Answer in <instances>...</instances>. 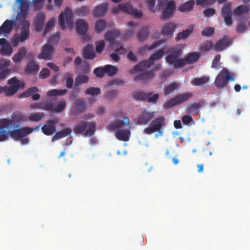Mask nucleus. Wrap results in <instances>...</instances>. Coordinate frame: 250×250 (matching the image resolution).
Returning <instances> with one entry per match:
<instances>
[{
	"mask_svg": "<svg viewBox=\"0 0 250 250\" xmlns=\"http://www.w3.org/2000/svg\"><path fill=\"white\" fill-rule=\"evenodd\" d=\"M194 26L190 25L189 27L182 32H179L176 37V40H185L187 39L191 33H193Z\"/></svg>",
	"mask_w": 250,
	"mask_h": 250,
	"instance_id": "nucleus-28",
	"label": "nucleus"
},
{
	"mask_svg": "<svg viewBox=\"0 0 250 250\" xmlns=\"http://www.w3.org/2000/svg\"><path fill=\"white\" fill-rule=\"evenodd\" d=\"M86 109V106L84 100L82 99H78L74 102L71 108V112L74 114H77L83 112Z\"/></svg>",
	"mask_w": 250,
	"mask_h": 250,
	"instance_id": "nucleus-16",
	"label": "nucleus"
},
{
	"mask_svg": "<svg viewBox=\"0 0 250 250\" xmlns=\"http://www.w3.org/2000/svg\"><path fill=\"white\" fill-rule=\"evenodd\" d=\"M55 24V21L54 19L50 20L46 24L45 29L44 31V35H46L53 27Z\"/></svg>",
	"mask_w": 250,
	"mask_h": 250,
	"instance_id": "nucleus-57",
	"label": "nucleus"
},
{
	"mask_svg": "<svg viewBox=\"0 0 250 250\" xmlns=\"http://www.w3.org/2000/svg\"><path fill=\"white\" fill-rule=\"evenodd\" d=\"M42 109L54 112V107H53L52 102L51 101H49L47 103L43 102Z\"/></svg>",
	"mask_w": 250,
	"mask_h": 250,
	"instance_id": "nucleus-55",
	"label": "nucleus"
},
{
	"mask_svg": "<svg viewBox=\"0 0 250 250\" xmlns=\"http://www.w3.org/2000/svg\"><path fill=\"white\" fill-rule=\"evenodd\" d=\"M107 4L104 3L96 7L93 11L94 17L99 18L104 16L107 11Z\"/></svg>",
	"mask_w": 250,
	"mask_h": 250,
	"instance_id": "nucleus-25",
	"label": "nucleus"
},
{
	"mask_svg": "<svg viewBox=\"0 0 250 250\" xmlns=\"http://www.w3.org/2000/svg\"><path fill=\"white\" fill-rule=\"evenodd\" d=\"M204 104V102H193L189 104L187 108V111L188 114L191 115L197 116L199 112L200 108Z\"/></svg>",
	"mask_w": 250,
	"mask_h": 250,
	"instance_id": "nucleus-19",
	"label": "nucleus"
},
{
	"mask_svg": "<svg viewBox=\"0 0 250 250\" xmlns=\"http://www.w3.org/2000/svg\"><path fill=\"white\" fill-rule=\"evenodd\" d=\"M220 59L221 55L220 54L216 55L212 60L211 68H215L216 69H220L221 67V63L220 62Z\"/></svg>",
	"mask_w": 250,
	"mask_h": 250,
	"instance_id": "nucleus-46",
	"label": "nucleus"
},
{
	"mask_svg": "<svg viewBox=\"0 0 250 250\" xmlns=\"http://www.w3.org/2000/svg\"><path fill=\"white\" fill-rule=\"evenodd\" d=\"M39 66L35 62L34 60H31L28 62L26 66V72L29 73L32 72H37L39 70Z\"/></svg>",
	"mask_w": 250,
	"mask_h": 250,
	"instance_id": "nucleus-32",
	"label": "nucleus"
},
{
	"mask_svg": "<svg viewBox=\"0 0 250 250\" xmlns=\"http://www.w3.org/2000/svg\"><path fill=\"white\" fill-rule=\"evenodd\" d=\"M88 129L85 131L84 135L89 136H92L95 131V123L94 122L88 123Z\"/></svg>",
	"mask_w": 250,
	"mask_h": 250,
	"instance_id": "nucleus-45",
	"label": "nucleus"
},
{
	"mask_svg": "<svg viewBox=\"0 0 250 250\" xmlns=\"http://www.w3.org/2000/svg\"><path fill=\"white\" fill-rule=\"evenodd\" d=\"M72 129L69 127L62 129L60 131L57 132L55 135L52 137V141L53 142L56 140L66 137L68 135H70ZM70 137L71 138V136H70Z\"/></svg>",
	"mask_w": 250,
	"mask_h": 250,
	"instance_id": "nucleus-26",
	"label": "nucleus"
},
{
	"mask_svg": "<svg viewBox=\"0 0 250 250\" xmlns=\"http://www.w3.org/2000/svg\"><path fill=\"white\" fill-rule=\"evenodd\" d=\"M209 78L206 76L194 79L191 83L195 86L203 85L208 82Z\"/></svg>",
	"mask_w": 250,
	"mask_h": 250,
	"instance_id": "nucleus-34",
	"label": "nucleus"
},
{
	"mask_svg": "<svg viewBox=\"0 0 250 250\" xmlns=\"http://www.w3.org/2000/svg\"><path fill=\"white\" fill-rule=\"evenodd\" d=\"M151 93H146L142 91L135 92L133 95V97L134 99L144 101L146 100L149 96H150Z\"/></svg>",
	"mask_w": 250,
	"mask_h": 250,
	"instance_id": "nucleus-36",
	"label": "nucleus"
},
{
	"mask_svg": "<svg viewBox=\"0 0 250 250\" xmlns=\"http://www.w3.org/2000/svg\"><path fill=\"white\" fill-rule=\"evenodd\" d=\"M94 73L97 77L102 78L105 74V69L104 67H97L94 70Z\"/></svg>",
	"mask_w": 250,
	"mask_h": 250,
	"instance_id": "nucleus-53",
	"label": "nucleus"
},
{
	"mask_svg": "<svg viewBox=\"0 0 250 250\" xmlns=\"http://www.w3.org/2000/svg\"><path fill=\"white\" fill-rule=\"evenodd\" d=\"M149 34L148 27L146 26L143 27L138 33L137 38L140 41L145 40Z\"/></svg>",
	"mask_w": 250,
	"mask_h": 250,
	"instance_id": "nucleus-35",
	"label": "nucleus"
},
{
	"mask_svg": "<svg viewBox=\"0 0 250 250\" xmlns=\"http://www.w3.org/2000/svg\"><path fill=\"white\" fill-rule=\"evenodd\" d=\"M181 120H182L183 123L185 125H187L189 123L193 122V120L191 115H184L182 117Z\"/></svg>",
	"mask_w": 250,
	"mask_h": 250,
	"instance_id": "nucleus-62",
	"label": "nucleus"
},
{
	"mask_svg": "<svg viewBox=\"0 0 250 250\" xmlns=\"http://www.w3.org/2000/svg\"><path fill=\"white\" fill-rule=\"evenodd\" d=\"M73 15L71 10L68 7L64 10V14L62 12L59 17V22L61 28L65 29V24L69 27H72Z\"/></svg>",
	"mask_w": 250,
	"mask_h": 250,
	"instance_id": "nucleus-8",
	"label": "nucleus"
},
{
	"mask_svg": "<svg viewBox=\"0 0 250 250\" xmlns=\"http://www.w3.org/2000/svg\"><path fill=\"white\" fill-rule=\"evenodd\" d=\"M125 126H127V128L120 130L116 131L115 133V136L119 140L124 142L129 140L130 134L129 118L127 117H125L123 120L115 121L108 125V129L111 131Z\"/></svg>",
	"mask_w": 250,
	"mask_h": 250,
	"instance_id": "nucleus-4",
	"label": "nucleus"
},
{
	"mask_svg": "<svg viewBox=\"0 0 250 250\" xmlns=\"http://www.w3.org/2000/svg\"><path fill=\"white\" fill-rule=\"evenodd\" d=\"M247 29L246 25L243 22H241L236 27V31L238 34L244 33L247 30Z\"/></svg>",
	"mask_w": 250,
	"mask_h": 250,
	"instance_id": "nucleus-56",
	"label": "nucleus"
},
{
	"mask_svg": "<svg viewBox=\"0 0 250 250\" xmlns=\"http://www.w3.org/2000/svg\"><path fill=\"white\" fill-rule=\"evenodd\" d=\"M66 104L65 101H60L57 105L54 107V112H61L65 108Z\"/></svg>",
	"mask_w": 250,
	"mask_h": 250,
	"instance_id": "nucleus-51",
	"label": "nucleus"
},
{
	"mask_svg": "<svg viewBox=\"0 0 250 250\" xmlns=\"http://www.w3.org/2000/svg\"><path fill=\"white\" fill-rule=\"evenodd\" d=\"M231 9V3L227 2L224 3L221 10L222 16L224 19L225 24L228 26H230L232 23Z\"/></svg>",
	"mask_w": 250,
	"mask_h": 250,
	"instance_id": "nucleus-11",
	"label": "nucleus"
},
{
	"mask_svg": "<svg viewBox=\"0 0 250 250\" xmlns=\"http://www.w3.org/2000/svg\"><path fill=\"white\" fill-rule=\"evenodd\" d=\"M93 46L92 45L88 44L86 45L83 49V56L85 59H93L95 57V54L93 51Z\"/></svg>",
	"mask_w": 250,
	"mask_h": 250,
	"instance_id": "nucleus-29",
	"label": "nucleus"
},
{
	"mask_svg": "<svg viewBox=\"0 0 250 250\" xmlns=\"http://www.w3.org/2000/svg\"><path fill=\"white\" fill-rule=\"evenodd\" d=\"M58 123L57 119H52L46 122L45 125L41 128L42 132L46 135H52L56 132V125Z\"/></svg>",
	"mask_w": 250,
	"mask_h": 250,
	"instance_id": "nucleus-14",
	"label": "nucleus"
},
{
	"mask_svg": "<svg viewBox=\"0 0 250 250\" xmlns=\"http://www.w3.org/2000/svg\"><path fill=\"white\" fill-rule=\"evenodd\" d=\"M10 61L6 59H0V71L7 69V67L9 66Z\"/></svg>",
	"mask_w": 250,
	"mask_h": 250,
	"instance_id": "nucleus-58",
	"label": "nucleus"
},
{
	"mask_svg": "<svg viewBox=\"0 0 250 250\" xmlns=\"http://www.w3.org/2000/svg\"><path fill=\"white\" fill-rule=\"evenodd\" d=\"M118 7L120 10L129 15H133L138 19L142 17V12L136 8H133L130 2L120 4L118 5Z\"/></svg>",
	"mask_w": 250,
	"mask_h": 250,
	"instance_id": "nucleus-12",
	"label": "nucleus"
},
{
	"mask_svg": "<svg viewBox=\"0 0 250 250\" xmlns=\"http://www.w3.org/2000/svg\"><path fill=\"white\" fill-rule=\"evenodd\" d=\"M100 92L101 90L99 88L94 87H89L85 91V94L92 96L93 97H96Z\"/></svg>",
	"mask_w": 250,
	"mask_h": 250,
	"instance_id": "nucleus-39",
	"label": "nucleus"
},
{
	"mask_svg": "<svg viewBox=\"0 0 250 250\" xmlns=\"http://www.w3.org/2000/svg\"><path fill=\"white\" fill-rule=\"evenodd\" d=\"M176 28V25L172 22L165 23L161 30L162 34L167 37H171Z\"/></svg>",
	"mask_w": 250,
	"mask_h": 250,
	"instance_id": "nucleus-22",
	"label": "nucleus"
},
{
	"mask_svg": "<svg viewBox=\"0 0 250 250\" xmlns=\"http://www.w3.org/2000/svg\"><path fill=\"white\" fill-rule=\"evenodd\" d=\"M193 96V94L191 92L178 94L176 96L165 103L164 104V107L166 109L173 107L176 105L182 104L188 101Z\"/></svg>",
	"mask_w": 250,
	"mask_h": 250,
	"instance_id": "nucleus-7",
	"label": "nucleus"
},
{
	"mask_svg": "<svg viewBox=\"0 0 250 250\" xmlns=\"http://www.w3.org/2000/svg\"><path fill=\"white\" fill-rule=\"evenodd\" d=\"M125 48L123 46H120L115 49V53L110 54V58L114 62H118L120 59L119 55L123 54L125 53Z\"/></svg>",
	"mask_w": 250,
	"mask_h": 250,
	"instance_id": "nucleus-30",
	"label": "nucleus"
},
{
	"mask_svg": "<svg viewBox=\"0 0 250 250\" xmlns=\"http://www.w3.org/2000/svg\"><path fill=\"white\" fill-rule=\"evenodd\" d=\"M89 80V78L86 75H79L75 79V85L78 86L80 85L86 83Z\"/></svg>",
	"mask_w": 250,
	"mask_h": 250,
	"instance_id": "nucleus-40",
	"label": "nucleus"
},
{
	"mask_svg": "<svg viewBox=\"0 0 250 250\" xmlns=\"http://www.w3.org/2000/svg\"><path fill=\"white\" fill-rule=\"evenodd\" d=\"M29 26L30 22L28 21H25L21 25V31L20 34H19V37L21 39V42L25 41L29 38Z\"/></svg>",
	"mask_w": 250,
	"mask_h": 250,
	"instance_id": "nucleus-20",
	"label": "nucleus"
},
{
	"mask_svg": "<svg viewBox=\"0 0 250 250\" xmlns=\"http://www.w3.org/2000/svg\"><path fill=\"white\" fill-rule=\"evenodd\" d=\"M175 8V3L174 1L171 0L167 2L166 7L162 12L163 19H167L171 17Z\"/></svg>",
	"mask_w": 250,
	"mask_h": 250,
	"instance_id": "nucleus-17",
	"label": "nucleus"
},
{
	"mask_svg": "<svg viewBox=\"0 0 250 250\" xmlns=\"http://www.w3.org/2000/svg\"><path fill=\"white\" fill-rule=\"evenodd\" d=\"M39 89L37 87H32L26 90L22 95L25 97H29L33 95L35 93L38 92Z\"/></svg>",
	"mask_w": 250,
	"mask_h": 250,
	"instance_id": "nucleus-49",
	"label": "nucleus"
},
{
	"mask_svg": "<svg viewBox=\"0 0 250 250\" xmlns=\"http://www.w3.org/2000/svg\"><path fill=\"white\" fill-rule=\"evenodd\" d=\"M106 22L102 20L98 21L95 24V30L97 32H103L105 30Z\"/></svg>",
	"mask_w": 250,
	"mask_h": 250,
	"instance_id": "nucleus-43",
	"label": "nucleus"
},
{
	"mask_svg": "<svg viewBox=\"0 0 250 250\" xmlns=\"http://www.w3.org/2000/svg\"><path fill=\"white\" fill-rule=\"evenodd\" d=\"M182 54V50L180 48H174L171 50L170 53L166 57V62L172 65L174 69L183 67L187 64H191L197 62L200 56L197 52L188 53L186 57L180 58Z\"/></svg>",
	"mask_w": 250,
	"mask_h": 250,
	"instance_id": "nucleus-3",
	"label": "nucleus"
},
{
	"mask_svg": "<svg viewBox=\"0 0 250 250\" xmlns=\"http://www.w3.org/2000/svg\"><path fill=\"white\" fill-rule=\"evenodd\" d=\"M88 126V122H81L78 124L74 128V131L76 134H80L83 132Z\"/></svg>",
	"mask_w": 250,
	"mask_h": 250,
	"instance_id": "nucleus-37",
	"label": "nucleus"
},
{
	"mask_svg": "<svg viewBox=\"0 0 250 250\" xmlns=\"http://www.w3.org/2000/svg\"><path fill=\"white\" fill-rule=\"evenodd\" d=\"M214 32V29L211 27H206L201 32L203 36H211Z\"/></svg>",
	"mask_w": 250,
	"mask_h": 250,
	"instance_id": "nucleus-60",
	"label": "nucleus"
},
{
	"mask_svg": "<svg viewBox=\"0 0 250 250\" xmlns=\"http://www.w3.org/2000/svg\"><path fill=\"white\" fill-rule=\"evenodd\" d=\"M88 24L83 19L76 21V29L77 32L80 35H84L87 31Z\"/></svg>",
	"mask_w": 250,
	"mask_h": 250,
	"instance_id": "nucleus-21",
	"label": "nucleus"
},
{
	"mask_svg": "<svg viewBox=\"0 0 250 250\" xmlns=\"http://www.w3.org/2000/svg\"><path fill=\"white\" fill-rule=\"evenodd\" d=\"M27 53V50L25 47H21L18 52L13 57V60L16 63L21 62L24 58Z\"/></svg>",
	"mask_w": 250,
	"mask_h": 250,
	"instance_id": "nucleus-27",
	"label": "nucleus"
},
{
	"mask_svg": "<svg viewBox=\"0 0 250 250\" xmlns=\"http://www.w3.org/2000/svg\"><path fill=\"white\" fill-rule=\"evenodd\" d=\"M13 51V49L10 44L1 46L0 53L3 55H10Z\"/></svg>",
	"mask_w": 250,
	"mask_h": 250,
	"instance_id": "nucleus-44",
	"label": "nucleus"
},
{
	"mask_svg": "<svg viewBox=\"0 0 250 250\" xmlns=\"http://www.w3.org/2000/svg\"><path fill=\"white\" fill-rule=\"evenodd\" d=\"M166 126L165 119L164 117L160 116L156 118L151 122L150 125L143 130V133L150 135L154 132H158L162 135L164 128Z\"/></svg>",
	"mask_w": 250,
	"mask_h": 250,
	"instance_id": "nucleus-6",
	"label": "nucleus"
},
{
	"mask_svg": "<svg viewBox=\"0 0 250 250\" xmlns=\"http://www.w3.org/2000/svg\"><path fill=\"white\" fill-rule=\"evenodd\" d=\"M194 5L193 0H188L180 5L178 7V10L182 12H189L193 9Z\"/></svg>",
	"mask_w": 250,
	"mask_h": 250,
	"instance_id": "nucleus-31",
	"label": "nucleus"
},
{
	"mask_svg": "<svg viewBox=\"0 0 250 250\" xmlns=\"http://www.w3.org/2000/svg\"><path fill=\"white\" fill-rule=\"evenodd\" d=\"M67 93V89H53L48 91L46 95L48 97H53L57 96H62L66 94Z\"/></svg>",
	"mask_w": 250,
	"mask_h": 250,
	"instance_id": "nucleus-33",
	"label": "nucleus"
},
{
	"mask_svg": "<svg viewBox=\"0 0 250 250\" xmlns=\"http://www.w3.org/2000/svg\"><path fill=\"white\" fill-rule=\"evenodd\" d=\"M156 0H146V3L149 9L154 12L156 11V8H155V4Z\"/></svg>",
	"mask_w": 250,
	"mask_h": 250,
	"instance_id": "nucleus-63",
	"label": "nucleus"
},
{
	"mask_svg": "<svg viewBox=\"0 0 250 250\" xmlns=\"http://www.w3.org/2000/svg\"><path fill=\"white\" fill-rule=\"evenodd\" d=\"M104 68L105 69V74L109 76H113L117 73V68L113 65H106L104 66Z\"/></svg>",
	"mask_w": 250,
	"mask_h": 250,
	"instance_id": "nucleus-42",
	"label": "nucleus"
},
{
	"mask_svg": "<svg viewBox=\"0 0 250 250\" xmlns=\"http://www.w3.org/2000/svg\"><path fill=\"white\" fill-rule=\"evenodd\" d=\"M45 19V16L43 13H39L37 15L34 21V27L37 31L42 30L44 24Z\"/></svg>",
	"mask_w": 250,
	"mask_h": 250,
	"instance_id": "nucleus-23",
	"label": "nucleus"
},
{
	"mask_svg": "<svg viewBox=\"0 0 250 250\" xmlns=\"http://www.w3.org/2000/svg\"><path fill=\"white\" fill-rule=\"evenodd\" d=\"M90 10L86 6H83L77 10V13L79 16L84 17L89 14Z\"/></svg>",
	"mask_w": 250,
	"mask_h": 250,
	"instance_id": "nucleus-50",
	"label": "nucleus"
},
{
	"mask_svg": "<svg viewBox=\"0 0 250 250\" xmlns=\"http://www.w3.org/2000/svg\"><path fill=\"white\" fill-rule=\"evenodd\" d=\"M64 79L66 80V86L68 88H71L74 83L73 79L70 73H67L64 76Z\"/></svg>",
	"mask_w": 250,
	"mask_h": 250,
	"instance_id": "nucleus-52",
	"label": "nucleus"
},
{
	"mask_svg": "<svg viewBox=\"0 0 250 250\" xmlns=\"http://www.w3.org/2000/svg\"><path fill=\"white\" fill-rule=\"evenodd\" d=\"M215 14V10L213 8H207L204 11V15L205 17H210Z\"/></svg>",
	"mask_w": 250,
	"mask_h": 250,
	"instance_id": "nucleus-64",
	"label": "nucleus"
},
{
	"mask_svg": "<svg viewBox=\"0 0 250 250\" xmlns=\"http://www.w3.org/2000/svg\"><path fill=\"white\" fill-rule=\"evenodd\" d=\"M21 42V39L19 37V34L15 33L13 38L11 39V45L13 47H16L18 45L19 42Z\"/></svg>",
	"mask_w": 250,
	"mask_h": 250,
	"instance_id": "nucleus-59",
	"label": "nucleus"
},
{
	"mask_svg": "<svg viewBox=\"0 0 250 250\" xmlns=\"http://www.w3.org/2000/svg\"><path fill=\"white\" fill-rule=\"evenodd\" d=\"M164 49H160L152 54L148 60L142 61L134 66L130 71L131 74L138 72V75L134 78L135 81H146L151 79L154 76V74L151 71H148L154 64V62L160 59L164 54Z\"/></svg>",
	"mask_w": 250,
	"mask_h": 250,
	"instance_id": "nucleus-2",
	"label": "nucleus"
},
{
	"mask_svg": "<svg viewBox=\"0 0 250 250\" xmlns=\"http://www.w3.org/2000/svg\"><path fill=\"white\" fill-rule=\"evenodd\" d=\"M235 74L230 72L229 69L224 67L215 78L214 84L219 89L225 88L228 81H234Z\"/></svg>",
	"mask_w": 250,
	"mask_h": 250,
	"instance_id": "nucleus-5",
	"label": "nucleus"
},
{
	"mask_svg": "<svg viewBox=\"0 0 250 250\" xmlns=\"http://www.w3.org/2000/svg\"><path fill=\"white\" fill-rule=\"evenodd\" d=\"M44 115L43 112L34 113L29 116V120L31 121L39 122L44 117Z\"/></svg>",
	"mask_w": 250,
	"mask_h": 250,
	"instance_id": "nucleus-41",
	"label": "nucleus"
},
{
	"mask_svg": "<svg viewBox=\"0 0 250 250\" xmlns=\"http://www.w3.org/2000/svg\"><path fill=\"white\" fill-rule=\"evenodd\" d=\"M22 121L23 116L15 113L10 118L0 119V142L6 140L9 135L14 140H19L22 144H27L29 139L25 137L31 133L34 129L29 127L18 128Z\"/></svg>",
	"mask_w": 250,
	"mask_h": 250,
	"instance_id": "nucleus-1",
	"label": "nucleus"
},
{
	"mask_svg": "<svg viewBox=\"0 0 250 250\" xmlns=\"http://www.w3.org/2000/svg\"><path fill=\"white\" fill-rule=\"evenodd\" d=\"M96 50L98 53L102 52L105 46V43L103 40L96 42Z\"/></svg>",
	"mask_w": 250,
	"mask_h": 250,
	"instance_id": "nucleus-54",
	"label": "nucleus"
},
{
	"mask_svg": "<svg viewBox=\"0 0 250 250\" xmlns=\"http://www.w3.org/2000/svg\"><path fill=\"white\" fill-rule=\"evenodd\" d=\"M50 70L48 68H43L40 73L39 77L42 79H45L50 75Z\"/></svg>",
	"mask_w": 250,
	"mask_h": 250,
	"instance_id": "nucleus-61",
	"label": "nucleus"
},
{
	"mask_svg": "<svg viewBox=\"0 0 250 250\" xmlns=\"http://www.w3.org/2000/svg\"><path fill=\"white\" fill-rule=\"evenodd\" d=\"M154 111L149 112L145 109L138 117L135 119V123L138 125H146L149 124L154 119Z\"/></svg>",
	"mask_w": 250,
	"mask_h": 250,
	"instance_id": "nucleus-10",
	"label": "nucleus"
},
{
	"mask_svg": "<svg viewBox=\"0 0 250 250\" xmlns=\"http://www.w3.org/2000/svg\"><path fill=\"white\" fill-rule=\"evenodd\" d=\"M179 83L173 82L165 87L164 93L165 95H169L173 92L179 86Z\"/></svg>",
	"mask_w": 250,
	"mask_h": 250,
	"instance_id": "nucleus-38",
	"label": "nucleus"
},
{
	"mask_svg": "<svg viewBox=\"0 0 250 250\" xmlns=\"http://www.w3.org/2000/svg\"><path fill=\"white\" fill-rule=\"evenodd\" d=\"M8 83L10 84V86H5V91H4L5 95L7 97L13 96L18 91L21 86L23 85V83L20 84V81L16 77L9 79Z\"/></svg>",
	"mask_w": 250,
	"mask_h": 250,
	"instance_id": "nucleus-9",
	"label": "nucleus"
},
{
	"mask_svg": "<svg viewBox=\"0 0 250 250\" xmlns=\"http://www.w3.org/2000/svg\"><path fill=\"white\" fill-rule=\"evenodd\" d=\"M16 25V21L14 20H6L0 26V36H3L8 38L10 32Z\"/></svg>",
	"mask_w": 250,
	"mask_h": 250,
	"instance_id": "nucleus-13",
	"label": "nucleus"
},
{
	"mask_svg": "<svg viewBox=\"0 0 250 250\" xmlns=\"http://www.w3.org/2000/svg\"><path fill=\"white\" fill-rule=\"evenodd\" d=\"M213 44L210 41H207L200 46V50L202 52H207L210 50L213 47Z\"/></svg>",
	"mask_w": 250,
	"mask_h": 250,
	"instance_id": "nucleus-48",
	"label": "nucleus"
},
{
	"mask_svg": "<svg viewBox=\"0 0 250 250\" xmlns=\"http://www.w3.org/2000/svg\"><path fill=\"white\" fill-rule=\"evenodd\" d=\"M53 52V47L50 44H45L42 48V52L39 54V59L51 60Z\"/></svg>",
	"mask_w": 250,
	"mask_h": 250,
	"instance_id": "nucleus-15",
	"label": "nucleus"
},
{
	"mask_svg": "<svg viewBox=\"0 0 250 250\" xmlns=\"http://www.w3.org/2000/svg\"><path fill=\"white\" fill-rule=\"evenodd\" d=\"M231 42V40L227 36H224L214 45L216 51H221L229 46Z\"/></svg>",
	"mask_w": 250,
	"mask_h": 250,
	"instance_id": "nucleus-18",
	"label": "nucleus"
},
{
	"mask_svg": "<svg viewBox=\"0 0 250 250\" xmlns=\"http://www.w3.org/2000/svg\"><path fill=\"white\" fill-rule=\"evenodd\" d=\"M120 34L119 30H113L107 31L105 35V39L108 41L111 45H113L115 42V40Z\"/></svg>",
	"mask_w": 250,
	"mask_h": 250,
	"instance_id": "nucleus-24",
	"label": "nucleus"
},
{
	"mask_svg": "<svg viewBox=\"0 0 250 250\" xmlns=\"http://www.w3.org/2000/svg\"><path fill=\"white\" fill-rule=\"evenodd\" d=\"M249 9L245 5H240L237 7L234 10V13L235 15L240 16L244 13H246L248 12Z\"/></svg>",
	"mask_w": 250,
	"mask_h": 250,
	"instance_id": "nucleus-47",
	"label": "nucleus"
}]
</instances>
